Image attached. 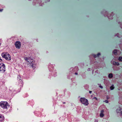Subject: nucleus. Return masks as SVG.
I'll return each instance as SVG.
<instances>
[{"label": "nucleus", "mask_w": 122, "mask_h": 122, "mask_svg": "<svg viewBox=\"0 0 122 122\" xmlns=\"http://www.w3.org/2000/svg\"><path fill=\"white\" fill-rule=\"evenodd\" d=\"M0 106L4 109H7L9 107L10 105L7 102L1 101L0 102Z\"/></svg>", "instance_id": "obj_1"}, {"label": "nucleus", "mask_w": 122, "mask_h": 122, "mask_svg": "<svg viewBox=\"0 0 122 122\" xmlns=\"http://www.w3.org/2000/svg\"><path fill=\"white\" fill-rule=\"evenodd\" d=\"M1 56L3 57L6 60L10 61L11 60V57L10 55L7 52H3L1 54Z\"/></svg>", "instance_id": "obj_2"}, {"label": "nucleus", "mask_w": 122, "mask_h": 122, "mask_svg": "<svg viewBox=\"0 0 122 122\" xmlns=\"http://www.w3.org/2000/svg\"><path fill=\"white\" fill-rule=\"evenodd\" d=\"M80 102L85 106H87L89 103L88 100L85 97H81L80 98Z\"/></svg>", "instance_id": "obj_3"}, {"label": "nucleus", "mask_w": 122, "mask_h": 122, "mask_svg": "<svg viewBox=\"0 0 122 122\" xmlns=\"http://www.w3.org/2000/svg\"><path fill=\"white\" fill-rule=\"evenodd\" d=\"M5 69V64L2 63H0V72H4Z\"/></svg>", "instance_id": "obj_4"}, {"label": "nucleus", "mask_w": 122, "mask_h": 122, "mask_svg": "<svg viewBox=\"0 0 122 122\" xmlns=\"http://www.w3.org/2000/svg\"><path fill=\"white\" fill-rule=\"evenodd\" d=\"M108 12L107 11H105L104 15L105 16H107L109 19H113V12H111V14H108Z\"/></svg>", "instance_id": "obj_5"}, {"label": "nucleus", "mask_w": 122, "mask_h": 122, "mask_svg": "<svg viewBox=\"0 0 122 122\" xmlns=\"http://www.w3.org/2000/svg\"><path fill=\"white\" fill-rule=\"evenodd\" d=\"M15 45L16 48L17 49H20L21 46V43L20 41H16L15 42Z\"/></svg>", "instance_id": "obj_6"}, {"label": "nucleus", "mask_w": 122, "mask_h": 122, "mask_svg": "<svg viewBox=\"0 0 122 122\" xmlns=\"http://www.w3.org/2000/svg\"><path fill=\"white\" fill-rule=\"evenodd\" d=\"M23 83L22 80H21L20 81H18V87L20 89V90H21V88L23 87Z\"/></svg>", "instance_id": "obj_7"}, {"label": "nucleus", "mask_w": 122, "mask_h": 122, "mask_svg": "<svg viewBox=\"0 0 122 122\" xmlns=\"http://www.w3.org/2000/svg\"><path fill=\"white\" fill-rule=\"evenodd\" d=\"M25 60H26L27 62L30 63V62H31L33 61V60L32 59H31L30 58H28V57H26L25 58Z\"/></svg>", "instance_id": "obj_8"}, {"label": "nucleus", "mask_w": 122, "mask_h": 122, "mask_svg": "<svg viewBox=\"0 0 122 122\" xmlns=\"http://www.w3.org/2000/svg\"><path fill=\"white\" fill-rule=\"evenodd\" d=\"M4 117L1 114L0 116V122H3L4 121Z\"/></svg>", "instance_id": "obj_9"}, {"label": "nucleus", "mask_w": 122, "mask_h": 122, "mask_svg": "<svg viewBox=\"0 0 122 122\" xmlns=\"http://www.w3.org/2000/svg\"><path fill=\"white\" fill-rule=\"evenodd\" d=\"M33 61L31 62H30L29 63L30 64V65L34 69L36 67V65L35 64L33 63Z\"/></svg>", "instance_id": "obj_10"}, {"label": "nucleus", "mask_w": 122, "mask_h": 122, "mask_svg": "<svg viewBox=\"0 0 122 122\" xmlns=\"http://www.w3.org/2000/svg\"><path fill=\"white\" fill-rule=\"evenodd\" d=\"M104 111L103 110H102L101 111V113L100 114V117H102L104 116Z\"/></svg>", "instance_id": "obj_11"}, {"label": "nucleus", "mask_w": 122, "mask_h": 122, "mask_svg": "<svg viewBox=\"0 0 122 122\" xmlns=\"http://www.w3.org/2000/svg\"><path fill=\"white\" fill-rule=\"evenodd\" d=\"M117 50L115 49L113 51L112 53H114L115 55H117Z\"/></svg>", "instance_id": "obj_12"}, {"label": "nucleus", "mask_w": 122, "mask_h": 122, "mask_svg": "<svg viewBox=\"0 0 122 122\" xmlns=\"http://www.w3.org/2000/svg\"><path fill=\"white\" fill-rule=\"evenodd\" d=\"M17 78V80H18V81H20V80H22L21 76L20 75H18Z\"/></svg>", "instance_id": "obj_13"}, {"label": "nucleus", "mask_w": 122, "mask_h": 122, "mask_svg": "<svg viewBox=\"0 0 122 122\" xmlns=\"http://www.w3.org/2000/svg\"><path fill=\"white\" fill-rule=\"evenodd\" d=\"M101 54L100 53H98L97 55L94 54L93 55V56L95 58L97 57H98Z\"/></svg>", "instance_id": "obj_14"}, {"label": "nucleus", "mask_w": 122, "mask_h": 122, "mask_svg": "<svg viewBox=\"0 0 122 122\" xmlns=\"http://www.w3.org/2000/svg\"><path fill=\"white\" fill-rule=\"evenodd\" d=\"M29 103L31 106H33L34 104V102L33 101H30L29 102Z\"/></svg>", "instance_id": "obj_15"}, {"label": "nucleus", "mask_w": 122, "mask_h": 122, "mask_svg": "<svg viewBox=\"0 0 122 122\" xmlns=\"http://www.w3.org/2000/svg\"><path fill=\"white\" fill-rule=\"evenodd\" d=\"M113 74L112 73H110L108 75V77L109 78H111L113 77Z\"/></svg>", "instance_id": "obj_16"}, {"label": "nucleus", "mask_w": 122, "mask_h": 122, "mask_svg": "<svg viewBox=\"0 0 122 122\" xmlns=\"http://www.w3.org/2000/svg\"><path fill=\"white\" fill-rule=\"evenodd\" d=\"M118 60L120 61H122V57L119 56Z\"/></svg>", "instance_id": "obj_17"}, {"label": "nucleus", "mask_w": 122, "mask_h": 122, "mask_svg": "<svg viewBox=\"0 0 122 122\" xmlns=\"http://www.w3.org/2000/svg\"><path fill=\"white\" fill-rule=\"evenodd\" d=\"M114 87L113 85L111 86L110 87V89L111 90H113L114 89Z\"/></svg>", "instance_id": "obj_18"}, {"label": "nucleus", "mask_w": 122, "mask_h": 122, "mask_svg": "<svg viewBox=\"0 0 122 122\" xmlns=\"http://www.w3.org/2000/svg\"><path fill=\"white\" fill-rule=\"evenodd\" d=\"M117 37L120 38L121 37V36L120 35L119 33H117L116 35Z\"/></svg>", "instance_id": "obj_19"}, {"label": "nucleus", "mask_w": 122, "mask_h": 122, "mask_svg": "<svg viewBox=\"0 0 122 122\" xmlns=\"http://www.w3.org/2000/svg\"><path fill=\"white\" fill-rule=\"evenodd\" d=\"M112 62V63L113 64V65H115V64L116 63V62L115 61H113V62Z\"/></svg>", "instance_id": "obj_20"}, {"label": "nucleus", "mask_w": 122, "mask_h": 122, "mask_svg": "<svg viewBox=\"0 0 122 122\" xmlns=\"http://www.w3.org/2000/svg\"><path fill=\"white\" fill-rule=\"evenodd\" d=\"M119 65V63L118 62H116V63L115 64V65L118 66Z\"/></svg>", "instance_id": "obj_21"}, {"label": "nucleus", "mask_w": 122, "mask_h": 122, "mask_svg": "<svg viewBox=\"0 0 122 122\" xmlns=\"http://www.w3.org/2000/svg\"><path fill=\"white\" fill-rule=\"evenodd\" d=\"M104 102L107 103H108V101L107 100H105Z\"/></svg>", "instance_id": "obj_22"}, {"label": "nucleus", "mask_w": 122, "mask_h": 122, "mask_svg": "<svg viewBox=\"0 0 122 122\" xmlns=\"http://www.w3.org/2000/svg\"><path fill=\"white\" fill-rule=\"evenodd\" d=\"M93 99H95V100H98L97 98V97H94L93 98Z\"/></svg>", "instance_id": "obj_23"}, {"label": "nucleus", "mask_w": 122, "mask_h": 122, "mask_svg": "<svg viewBox=\"0 0 122 122\" xmlns=\"http://www.w3.org/2000/svg\"><path fill=\"white\" fill-rule=\"evenodd\" d=\"M99 87H100V88L101 89H102L103 88V86H101V85L100 86H99Z\"/></svg>", "instance_id": "obj_24"}, {"label": "nucleus", "mask_w": 122, "mask_h": 122, "mask_svg": "<svg viewBox=\"0 0 122 122\" xmlns=\"http://www.w3.org/2000/svg\"><path fill=\"white\" fill-rule=\"evenodd\" d=\"M98 120L95 119V120L94 122H98Z\"/></svg>", "instance_id": "obj_25"}, {"label": "nucleus", "mask_w": 122, "mask_h": 122, "mask_svg": "<svg viewBox=\"0 0 122 122\" xmlns=\"http://www.w3.org/2000/svg\"><path fill=\"white\" fill-rule=\"evenodd\" d=\"M2 61V60L1 59V57H0V62H1Z\"/></svg>", "instance_id": "obj_26"}, {"label": "nucleus", "mask_w": 122, "mask_h": 122, "mask_svg": "<svg viewBox=\"0 0 122 122\" xmlns=\"http://www.w3.org/2000/svg\"><path fill=\"white\" fill-rule=\"evenodd\" d=\"M92 92L91 91H89V93H90L91 94Z\"/></svg>", "instance_id": "obj_27"}, {"label": "nucleus", "mask_w": 122, "mask_h": 122, "mask_svg": "<svg viewBox=\"0 0 122 122\" xmlns=\"http://www.w3.org/2000/svg\"><path fill=\"white\" fill-rule=\"evenodd\" d=\"M75 74L76 75H77L78 74V73L77 72H75Z\"/></svg>", "instance_id": "obj_28"}, {"label": "nucleus", "mask_w": 122, "mask_h": 122, "mask_svg": "<svg viewBox=\"0 0 122 122\" xmlns=\"http://www.w3.org/2000/svg\"><path fill=\"white\" fill-rule=\"evenodd\" d=\"M3 10V9H0V12H1Z\"/></svg>", "instance_id": "obj_29"}, {"label": "nucleus", "mask_w": 122, "mask_h": 122, "mask_svg": "<svg viewBox=\"0 0 122 122\" xmlns=\"http://www.w3.org/2000/svg\"><path fill=\"white\" fill-rule=\"evenodd\" d=\"M118 23H119V24H121V22H120V21L119 22L118 21Z\"/></svg>", "instance_id": "obj_30"}, {"label": "nucleus", "mask_w": 122, "mask_h": 122, "mask_svg": "<svg viewBox=\"0 0 122 122\" xmlns=\"http://www.w3.org/2000/svg\"><path fill=\"white\" fill-rule=\"evenodd\" d=\"M120 27L121 28H122V25H120Z\"/></svg>", "instance_id": "obj_31"}, {"label": "nucleus", "mask_w": 122, "mask_h": 122, "mask_svg": "<svg viewBox=\"0 0 122 122\" xmlns=\"http://www.w3.org/2000/svg\"><path fill=\"white\" fill-rule=\"evenodd\" d=\"M63 103L64 104H65L66 102H63Z\"/></svg>", "instance_id": "obj_32"}, {"label": "nucleus", "mask_w": 122, "mask_h": 122, "mask_svg": "<svg viewBox=\"0 0 122 122\" xmlns=\"http://www.w3.org/2000/svg\"><path fill=\"white\" fill-rule=\"evenodd\" d=\"M107 99H108V98L107 97Z\"/></svg>", "instance_id": "obj_33"}, {"label": "nucleus", "mask_w": 122, "mask_h": 122, "mask_svg": "<svg viewBox=\"0 0 122 122\" xmlns=\"http://www.w3.org/2000/svg\"><path fill=\"white\" fill-rule=\"evenodd\" d=\"M41 111H43V110L42 109H41Z\"/></svg>", "instance_id": "obj_34"}, {"label": "nucleus", "mask_w": 122, "mask_h": 122, "mask_svg": "<svg viewBox=\"0 0 122 122\" xmlns=\"http://www.w3.org/2000/svg\"><path fill=\"white\" fill-rule=\"evenodd\" d=\"M1 114H0V116Z\"/></svg>", "instance_id": "obj_35"}, {"label": "nucleus", "mask_w": 122, "mask_h": 122, "mask_svg": "<svg viewBox=\"0 0 122 122\" xmlns=\"http://www.w3.org/2000/svg\"><path fill=\"white\" fill-rule=\"evenodd\" d=\"M120 52V53H121V52H120V51H119Z\"/></svg>", "instance_id": "obj_36"}]
</instances>
